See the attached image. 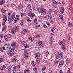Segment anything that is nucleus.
I'll return each mask as SVG.
<instances>
[{
  "instance_id": "1",
  "label": "nucleus",
  "mask_w": 73,
  "mask_h": 73,
  "mask_svg": "<svg viewBox=\"0 0 73 73\" xmlns=\"http://www.w3.org/2000/svg\"><path fill=\"white\" fill-rule=\"evenodd\" d=\"M15 17V15L14 14H12L11 17H9V19H8L9 24H11V22H12L14 20Z\"/></svg>"
},
{
  "instance_id": "2",
  "label": "nucleus",
  "mask_w": 73,
  "mask_h": 73,
  "mask_svg": "<svg viewBox=\"0 0 73 73\" xmlns=\"http://www.w3.org/2000/svg\"><path fill=\"white\" fill-rule=\"evenodd\" d=\"M20 66L19 65H17L14 67L13 69V73H15V72H17V70L20 69Z\"/></svg>"
},
{
  "instance_id": "3",
  "label": "nucleus",
  "mask_w": 73,
  "mask_h": 73,
  "mask_svg": "<svg viewBox=\"0 0 73 73\" xmlns=\"http://www.w3.org/2000/svg\"><path fill=\"white\" fill-rule=\"evenodd\" d=\"M37 10L39 13H45V10L43 8H41L40 9L39 8H38Z\"/></svg>"
},
{
  "instance_id": "4",
  "label": "nucleus",
  "mask_w": 73,
  "mask_h": 73,
  "mask_svg": "<svg viewBox=\"0 0 73 73\" xmlns=\"http://www.w3.org/2000/svg\"><path fill=\"white\" fill-rule=\"evenodd\" d=\"M11 37L10 34H7L4 37V38L6 41H8L9 40V39L11 38Z\"/></svg>"
},
{
  "instance_id": "5",
  "label": "nucleus",
  "mask_w": 73,
  "mask_h": 73,
  "mask_svg": "<svg viewBox=\"0 0 73 73\" xmlns=\"http://www.w3.org/2000/svg\"><path fill=\"white\" fill-rule=\"evenodd\" d=\"M40 57V54L38 53H37L35 54V58L36 59H38Z\"/></svg>"
},
{
  "instance_id": "6",
  "label": "nucleus",
  "mask_w": 73,
  "mask_h": 73,
  "mask_svg": "<svg viewBox=\"0 0 73 73\" xmlns=\"http://www.w3.org/2000/svg\"><path fill=\"white\" fill-rule=\"evenodd\" d=\"M52 3L54 4H61V3L60 2H56L55 0H53Z\"/></svg>"
},
{
  "instance_id": "7",
  "label": "nucleus",
  "mask_w": 73,
  "mask_h": 73,
  "mask_svg": "<svg viewBox=\"0 0 73 73\" xmlns=\"http://www.w3.org/2000/svg\"><path fill=\"white\" fill-rule=\"evenodd\" d=\"M64 61L62 60V61H60L59 63L60 66H62L64 65Z\"/></svg>"
},
{
  "instance_id": "8",
  "label": "nucleus",
  "mask_w": 73,
  "mask_h": 73,
  "mask_svg": "<svg viewBox=\"0 0 73 73\" xmlns=\"http://www.w3.org/2000/svg\"><path fill=\"white\" fill-rule=\"evenodd\" d=\"M53 42V38L52 37H50V44H52Z\"/></svg>"
},
{
  "instance_id": "9",
  "label": "nucleus",
  "mask_w": 73,
  "mask_h": 73,
  "mask_svg": "<svg viewBox=\"0 0 73 73\" xmlns=\"http://www.w3.org/2000/svg\"><path fill=\"white\" fill-rule=\"evenodd\" d=\"M6 67L5 65H3L0 67V70H4V69H5Z\"/></svg>"
},
{
  "instance_id": "10",
  "label": "nucleus",
  "mask_w": 73,
  "mask_h": 73,
  "mask_svg": "<svg viewBox=\"0 0 73 73\" xmlns=\"http://www.w3.org/2000/svg\"><path fill=\"white\" fill-rule=\"evenodd\" d=\"M60 12L61 13L63 14L64 13V7H62L60 9Z\"/></svg>"
},
{
  "instance_id": "11",
  "label": "nucleus",
  "mask_w": 73,
  "mask_h": 73,
  "mask_svg": "<svg viewBox=\"0 0 73 73\" xmlns=\"http://www.w3.org/2000/svg\"><path fill=\"white\" fill-rule=\"evenodd\" d=\"M12 62H17L18 61L17 60V59L16 58H13L11 60Z\"/></svg>"
},
{
  "instance_id": "12",
  "label": "nucleus",
  "mask_w": 73,
  "mask_h": 73,
  "mask_svg": "<svg viewBox=\"0 0 73 73\" xmlns=\"http://www.w3.org/2000/svg\"><path fill=\"white\" fill-rule=\"evenodd\" d=\"M65 48H66L65 47V45H64V44H62V45L61 48V50H64V49H65Z\"/></svg>"
},
{
  "instance_id": "13",
  "label": "nucleus",
  "mask_w": 73,
  "mask_h": 73,
  "mask_svg": "<svg viewBox=\"0 0 73 73\" xmlns=\"http://www.w3.org/2000/svg\"><path fill=\"white\" fill-rule=\"evenodd\" d=\"M11 68H12V66H9L7 67V70L9 73H11Z\"/></svg>"
},
{
  "instance_id": "14",
  "label": "nucleus",
  "mask_w": 73,
  "mask_h": 73,
  "mask_svg": "<svg viewBox=\"0 0 73 73\" xmlns=\"http://www.w3.org/2000/svg\"><path fill=\"white\" fill-rule=\"evenodd\" d=\"M16 46V43L15 42H13L11 44V46L12 47H15Z\"/></svg>"
},
{
  "instance_id": "15",
  "label": "nucleus",
  "mask_w": 73,
  "mask_h": 73,
  "mask_svg": "<svg viewBox=\"0 0 73 73\" xmlns=\"http://www.w3.org/2000/svg\"><path fill=\"white\" fill-rule=\"evenodd\" d=\"M29 14H30V16L32 18H33V17H34V16H35V14L33 13H29Z\"/></svg>"
},
{
  "instance_id": "16",
  "label": "nucleus",
  "mask_w": 73,
  "mask_h": 73,
  "mask_svg": "<svg viewBox=\"0 0 73 73\" xmlns=\"http://www.w3.org/2000/svg\"><path fill=\"white\" fill-rule=\"evenodd\" d=\"M5 1V0H2L1 1H0V5H2V4H4Z\"/></svg>"
},
{
  "instance_id": "17",
  "label": "nucleus",
  "mask_w": 73,
  "mask_h": 73,
  "mask_svg": "<svg viewBox=\"0 0 73 73\" xmlns=\"http://www.w3.org/2000/svg\"><path fill=\"white\" fill-rule=\"evenodd\" d=\"M68 25L69 27H70H70H73V24L72 23H71L70 22L68 23Z\"/></svg>"
},
{
  "instance_id": "18",
  "label": "nucleus",
  "mask_w": 73,
  "mask_h": 73,
  "mask_svg": "<svg viewBox=\"0 0 73 73\" xmlns=\"http://www.w3.org/2000/svg\"><path fill=\"white\" fill-rule=\"evenodd\" d=\"M24 47L25 48H29V44H25Z\"/></svg>"
},
{
  "instance_id": "19",
  "label": "nucleus",
  "mask_w": 73,
  "mask_h": 73,
  "mask_svg": "<svg viewBox=\"0 0 73 73\" xmlns=\"http://www.w3.org/2000/svg\"><path fill=\"white\" fill-rule=\"evenodd\" d=\"M11 33L12 34H15V29L13 28L11 30Z\"/></svg>"
},
{
  "instance_id": "20",
  "label": "nucleus",
  "mask_w": 73,
  "mask_h": 73,
  "mask_svg": "<svg viewBox=\"0 0 73 73\" xmlns=\"http://www.w3.org/2000/svg\"><path fill=\"white\" fill-rule=\"evenodd\" d=\"M31 64L33 66H36V64L33 61H32L31 62Z\"/></svg>"
},
{
  "instance_id": "21",
  "label": "nucleus",
  "mask_w": 73,
  "mask_h": 73,
  "mask_svg": "<svg viewBox=\"0 0 73 73\" xmlns=\"http://www.w3.org/2000/svg\"><path fill=\"white\" fill-rule=\"evenodd\" d=\"M30 72V70H29L27 69L26 70H25L24 73H28Z\"/></svg>"
},
{
  "instance_id": "22",
  "label": "nucleus",
  "mask_w": 73,
  "mask_h": 73,
  "mask_svg": "<svg viewBox=\"0 0 73 73\" xmlns=\"http://www.w3.org/2000/svg\"><path fill=\"white\" fill-rule=\"evenodd\" d=\"M16 49V47H13L10 50V52H13V51H14L15 50V49Z\"/></svg>"
},
{
  "instance_id": "23",
  "label": "nucleus",
  "mask_w": 73,
  "mask_h": 73,
  "mask_svg": "<svg viewBox=\"0 0 73 73\" xmlns=\"http://www.w3.org/2000/svg\"><path fill=\"white\" fill-rule=\"evenodd\" d=\"M15 31L19 32V28L18 27H16L15 28Z\"/></svg>"
},
{
  "instance_id": "24",
  "label": "nucleus",
  "mask_w": 73,
  "mask_h": 73,
  "mask_svg": "<svg viewBox=\"0 0 73 73\" xmlns=\"http://www.w3.org/2000/svg\"><path fill=\"white\" fill-rule=\"evenodd\" d=\"M25 55L24 56V57L25 58H26V59H28V54H25Z\"/></svg>"
},
{
  "instance_id": "25",
  "label": "nucleus",
  "mask_w": 73,
  "mask_h": 73,
  "mask_svg": "<svg viewBox=\"0 0 73 73\" xmlns=\"http://www.w3.org/2000/svg\"><path fill=\"white\" fill-rule=\"evenodd\" d=\"M6 44V46L9 49H10L11 48V46L10 45L8 44Z\"/></svg>"
},
{
  "instance_id": "26",
  "label": "nucleus",
  "mask_w": 73,
  "mask_h": 73,
  "mask_svg": "<svg viewBox=\"0 0 73 73\" xmlns=\"http://www.w3.org/2000/svg\"><path fill=\"white\" fill-rule=\"evenodd\" d=\"M25 15H26V13H22L21 14V17H23V16H25Z\"/></svg>"
},
{
  "instance_id": "27",
  "label": "nucleus",
  "mask_w": 73,
  "mask_h": 73,
  "mask_svg": "<svg viewBox=\"0 0 73 73\" xmlns=\"http://www.w3.org/2000/svg\"><path fill=\"white\" fill-rule=\"evenodd\" d=\"M4 50H5L3 47L1 48L0 49V51L3 52H4Z\"/></svg>"
},
{
  "instance_id": "28",
  "label": "nucleus",
  "mask_w": 73,
  "mask_h": 73,
  "mask_svg": "<svg viewBox=\"0 0 73 73\" xmlns=\"http://www.w3.org/2000/svg\"><path fill=\"white\" fill-rule=\"evenodd\" d=\"M59 61H60V60L59 59L58 60V61H56V62H55L54 63V65H57V64L58 63V62H59Z\"/></svg>"
},
{
  "instance_id": "29",
  "label": "nucleus",
  "mask_w": 73,
  "mask_h": 73,
  "mask_svg": "<svg viewBox=\"0 0 73 73\" xmlns=\"http://www.w3.org/2000/svg\"><path fill=\"white\" fill-rule=\"evenodd\" d=\"M3 18H4V19H3V20H4V21H7V19H6V18H7V17L5 16V15H3Z\"/></svg>"
},
{
  "instance_id": "30",
  "label": "nucleus",
  "mask_w": 73,
  "mask_h": 73,
  "mask_svg": "<svg viewBox=\"0 0 73 73\" xmlns=\"http://www.w3.org/2000/svg\"><path fill=\"white\" fill-rule=\"evenodd\" d=\"M18 8L19 9H21L23 8V7L21 5H20L19 6H18Z\"/></svg>"
},
{
  "instance_id": "31",
  "label": "nucleus",
  "mask_w": 73,
  "mask_h": 73,
  "mask_svg": "<svg viewBox=\"0 0 73 73\" xmlns=\"http://www.w3.org/2000/svg\"><path fill=\"white\" fill-rule=\"evenodd\" d=\"M1 12H2V13H5V12H6V10L5 9H1Z\"/></svg>"
},
{
  "instance_id": "32",
  "label": "nucleus",
  "mask_w": 73,
  "mask_h": 73,
  "mask_svg": "<svg viewBox=\"0 0 73 73\" xmlns=\"http://www.w3.org/2000/svg\"><path fill=\"white\" fill-rule=\"evenodd\" d=\"M8 55H9V56H13L12 51L8 53Z\"/></svg>"
},
{
  "instance_id": "33",
  "label": "nucleus",
  "mask_w": 73,
  "mask_h": 73,
  "mask_svg": "<svg viewBox=\"0 0 73 73\" xmlns=\"http://www.w3.org/2000/svg\"><path fill=\"white\" fill-rule=\"evenodd\" d=\"M2 30L3 31H6V27H3L2 28Z\"/></svg>"
},
{
  "instance_id": "34",
  "label": "nucleus",
  "mask_w": 73,
  "mask_h": 73,
  "mask_svg": "<svg viewBox=\"0 0 73 73\" xmlns=\"http://www.w3.org/2000/svg\"><path fill=\"white\" fill-rule=\"evenodd\" d=\"M29 38L30 41H31V42H32L33 41V40H34L32 38H31V37H30Z\"/></svg>"
},
{
  "instance_id": "35",
  "label": "nucleus",
  "mask_w": 73,
  "mask_h": 73,
  "mask_svg": "<svg viewBox=\"0 0 73 73\" xmlns=\"http://www.w3.org/2000/svg\"><path fill=\"white\" fill-rule=\"evenodd\" d=\"M28 22L29 23H30L31 22V20L28 17H27V19H26Z\"/></svg>"
},
{
  "instance_id": "36",
  "label": "nucleus",
  "mask_w": 73,
  "mask_h": 73,
  "mask_svg": "<svg viewBox=\"0 0 73 73\" xmlns=\"http://www.w3.org/2000/svg\"><path fill=\"white\" fill-rule=\"evenodd\" d=\"M39 46H38V49H39V48L40 47H43V45L42 44H39Z\"/></svg>"
},
{
  "instance_id": "37",
  "label": "nucleus",
  "mask_w": 73,
  "mask_h": 73,
  "mask_svg": "<svg viewBox=\"0 0 73 73\" xmlns=\"http://www.w3.org/2000/svg\"><path fill=\"white\" fill-rule=\"evenodd\" d=\"M11 13H12L11 11L9 12L8 13V15H9L8 19H9V17H11L10 16L11 15Z\"/></svg>"
},
{
  "instance_id": "38",
  "label": "nucleus",
  "mask_w": 73,
  "mask_h": 73,
  "mask_svg": "<svg viewBox=\"0 0 73 73\" xmlns=\"http://www.w3.org/2000/svg\"><path fill=\"white\" fill-rule=\"evenodd\" d=\"M60 56L58 55V54H57V55L56 56V60H57L56 59H58L60 57Z\"/></svg>"
},
{
  "instance_id": "39",
  "label": "nucleus",
  "mask_w": 73,
  "mask_h": 73,
  "mask_svg": "<svg viewBox=\"0 0 73 73\" xmlns=\"http://www.w3.org/2000/svg\"><path fill=\"white\" fill-rule=\"evenodd\" d=\"M38 44H42V41H38Z\"/></svg>"
},
{
  "instance_id": "40",
  "label": "nucleus",
  "mask_w": 73,
  "mask_h": 73,
  "mask_svg": "<svg viewBox=\"0 0 73 73\" xmlns=\"http://www.w3.org/2000/svg\"><path fill=\"white\" fill-rule=\"evenodd\" d=\"M21 44H24V43H25V41H24V40H22L21 41Z\"/></svg>"
},
{
  "instance_id": "41",
  "label": "nucleus",
  "mask_w": 73,
  "mask_h": 73,
  "mask_svg": "<svg viewBox=\"0 0 73 73\" xmlns=\"http://www.w3.org/2000/svg\"><path fill=\"white\" fill-rule=\"evenodd\" d=\"M27 7L29 8H31V5L30 4H28L27 5Z\"/></svg>"
},
{
  "instance_id": "42",
  "label": "nucleus",
  "mask_w": 73,
  "mask_h": 73,
  "mask_svg": "<svg viewBox=\"0 0 73 73\" xmlns=\"http://www.w3.org/2000/svg\"><path fill=\"white\" fill-rule=\"evenodd\" d=\"M3 48H4V49H5H5H6V48H7V44H5L4 46H3Z\"/></svg>"
},
{
  "instance_id": "43",
  "label": "nucleus",
  "mask_w": 73,
  "mask_h": 73,
  "mask_svg": "<svg viewBox=\"0 0 73 73\" xmlns=\"http://www.w3.org/2000/svg\"><path fill=\"white\" fill-rule=\"evenodd\" d=\"M58 54L60 56V55H61L62 54V52L61 51H59L58 53V54Z\"/></svg>"
},
{
  "instance_id": "44",
  "label": "nucleus",
  "mask_w": 73,
  "mask_h": 73,
  "mask_svg": "<svg viewBox=\"0 0 73 73\" xmlns=\"http://www.w3.org/2000/svg\"><path fill=\"white\" fill-rule=\"evenodd\" d=\"M28 32V30L26 29H25L23 31V32H24V33H26V32Z\"/></svg>"
},
{
  "instance_id": "45",
  "label": "nucleus",
  "mask_w": 73,
  "mask_h": 73,
  "mask_svg": "<svg viewBox=\"0 0 73 73\" xmlns=\"http://www.w3.org/2000/svg\"><path fill=\"white\" fill-rule=\"evenodd\" d=\"M46 69V67H44L43 68H42V72L44 71V70H45V69Z\"/></svg>"
},
{
  "instance_id": "46",
  "label": "nucleus",
  "mask_w": 73,
  "mask_h": 73,
  "mask_svg": "<svg viewBox=\"0 0 73 73\" xmlns=\"http://www.w3.org/2000/svg\"><path fill=\"white\" fill-rule=\"evenodd\" d=\"M48 17L49 19H50L52 18V16L50 15H48Z\"/></svg>"
},
{
  "instance_id": "47",
  "label": "nucleus",
  "mask_w": 73,
  "mask_h": 73,
  "mask_svg": "<svg viewBox=\"0 0 73 73\" xmlns=\"http://www.w3.org/2000/svg\"><path fill=\"white\" fill-rule=\"evenodd\" d=\"M43 27H44V28H47V26L46 25L44 24L43 25Z\"/></svg>"
},
{
  "instance_id": "48",
  "label": "nucleus",
  "mask_w": 73,
  "mask_h": 73,
  "mask_svg": "<svg viewBox=\"0 0 73 73\" xmlns=\"http://www.w3.org/2000/svg\"><path fill=\"white\" fill-rule=\"evenodd\" d=\"M16 19H18V20H19V15H16Z\"/></svg>"
},
{
  "instance_id": "49",
  "label": "nucleus",
  "mask_w": 73,
  "mask_h": 73,
  "mask_svg": "<svg viewBox=\"0 0 73 73\" xmlns=\"http://www.w3.org/2000/svg\"><path fill=\"white\" fill-rule=\"evenodd\" d=\"M21 26H24V22H22L21 23Z\"/></svg>"
},
{
  "instance_id": "50",
  "label": "nucleus",
  "mask_w": 73,
  "mask_h": 73,
  "mask_svg": "<svg viewBox=\"0 0 73 73\" xmlns=\"http://www.w3.org/2000/svg\"><path fill=\"white\" fill-rule=\"evenodd\" d=\"M35 71V72H36V71H37V68H34L33 69Z\"/></svg>"
},
{
  "instance_id": "51",
  "label": "nucleus",
  "mask_w": 73,
  "mask_h": 73,
  "mask_svg": "<svg viewBox=\"0 0 73 73\" xmlns=\"http://www.w3.org/2000/svg\"><path fill=\"white\" fill-rule=\"evenodd\" d=\"M66 64H67V65L69 64V61H68V60H66Z\"/></svg>"
},
{
  "instance_id": "52",
  "label": "nucleus",
  "mask_w": 73,
  "mask_h": 73,
  "mask_svg": "<svg viewBox=\"0 0 73 73\" xmlns=\"http://www.w3.org/2000/svg\"><path fill=\"white\" fill-rule=\"evenodd\" d=\"M67 73H70V69L68 68Z\"/></svg>"
},
{
  "instance_id": "53",
  "label": "nucleus",
  "mask_w": 73,
  "mask_h": 73,
  "mask_svg": "<svg viewBox=\"0 0 73 73\" xmlns=\"http://www.w3.org/2000/svg\"><path fill=\"white\" fill-rule=\"evenodd\" d=\"M45 17H46V20H49L48 15L46 16H45Z\"/></svg>"
},
{
  "instance_id": "54",
  "label": "nucleus",
  "mask_w": 73,
  "mask_h": 73,
  "mask_svg": "<svg viewBox=\"0 0 73 73\" xmlns=\"http://www.w3.org/2000/svg\"><path fill=\"white\" fill-rule=\"evenodd\" d=\"M16 53V52L15 51H14L13 52L12 51V53L13 55L14 54H15Z\"/></svg>"
},
{
  "instance_id": "55",
  "label": "nucleus",
  "mask_w": 73,
  "mask_h": 73,
  "mask_svg": "<svg viewBox=\"0 0 73 73\" xmlns=\"http://www.w3.org/2000/svg\"><path fill=\"white\" fill-rule=\"evenodd\" d=\"M3 60L2 58L0 57V62L1 63L3 62Z\"/></svg>"
},
{
  "instance_id": "56",
  "label": "nucleus",
  "mask_w": 73,
  "mask_h": 73,
  "mask_svg": "<svg viewBox=\"0 0 73 73\" xmlns=\"http://www.w3.org/2000/svg\"><path fill=\"white\" fill-rule=\"evenodd\" d=\"M36 37H40V35H35Z\"/></svg>"
},
{
  "instance_id": "57",
  "label": "nucleus",
  "mask_w": 73,
  "mask_h": 73,
  "mask_svg": "<svg viewBox=\"0 0 73 73\" xmlns=\"http://www.w3.org/2000/svg\"><path fill=\"white\" fill-rule=\"evenodd\" d=\"M29 12H32V10L31 9V8H29Z\"/></svg>"
},
{
  "instance_id": "58",
  "label": "nucleus",
  "mask_w": 73,
  "mask_h": 73,
  "mask_svg": "<svg viewBox=\"0 0 73 73\" xmlns=\"http://www.w3.org/2000/svg\"><path fill=\"white\" fill-rule=\"evenodd\" d=\"M2 24L3 25H5V23L4 22H3Z\"/></svg>"
},
{
  "instance_id": "59",
  "label": "nucleus",
  "mask_w": 73,
  "mask_h": 73,
  "mask_svg": "<svg viewBox=\"0 0 73 73\" xmlns=\"http://www.w3.org/2000/svg\"><path fill=\"white\" fill-rule=\"evenodd\" d=\"M17 20L18 19H16L14 21V23H16L17 21Z\"/></svg>"
},
{
  "instance_id": "60",
  "label": "nucleus",
  "mask_w": 73,
  "mask_h": 73,
  "mask_svg": "<svg viewBox=\"0 0 73 73\" xmlns=\"http://www.w3.org/2000/svg\"><path fill=\"white\" fill-rule=\"evenodd\" d=\"M60 56V58H63L64 57V56H63V55H61Z\"/></svg>"
},
{
  "instance_id": "61",
  "label": "nucleus",
  "mask_w": 73,
  "mask_h": 73,
  "mask_svg": "<svg viewBox=\"0 0 73 73\" xmlns=\"http://www.w3.org/2000/svg\"><path fill=\"white\" fill-rule=\"evenodd\" d=\"M67 37L68 40H70V36H68Z\"/></svg>"
},
{
  "instance_id": "62",
  "label": "nucleus",
  "mask_w": 73,
  "mask_h": 73,
  "mask_svg": "<svg viewBox=\"0 0 73 73\" xmlns=\"http://www.w3.org/2000/svg\"><path fill=\"white\" fill-rule=\"evenodd\" d=\"M58 43H59V45H62V42H58Z\"/></svg>"
},
{
  "instance_id": "63",
  "label": "nucleus",
  "mask_w": 73,
  "mask_h": 73,
  "mask_svg": "<svg viewBox=\"0 0 73 73\" xmlns=\"http://www.w3.org/2000/svg\"><path fill=\"white\" fill-rule=\"evenodd\" d=\"M47 24L48 25V26H50V24L49 23L47 22Z\"/></svg>"
},
{
  "instance_id": "64",
  "label": "nucleus",
  "mask_w": 73,
  "mask_h": 73,
  "mask_svg": "<svg viewBox=\"0 0 73 73\" xmlns=\"http://www.w3.org/2000/svg\"><path fill=\"white\" fill-rule=\"evenodd\" d=\"M37 21V18H35V20H34V22L35 23H36Z\"/></svg>"
}]
</instances>
